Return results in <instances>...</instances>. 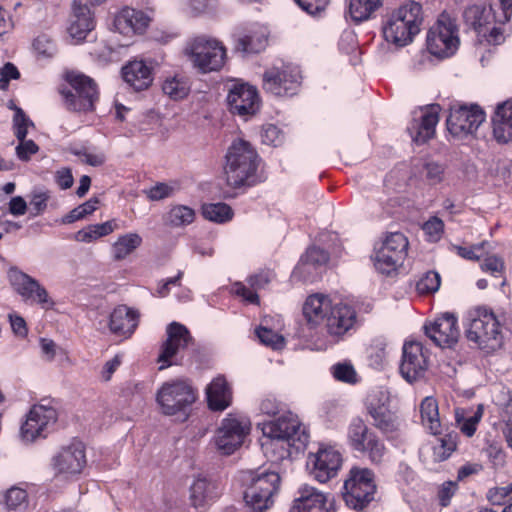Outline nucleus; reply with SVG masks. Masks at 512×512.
I'll return each mask as SVG.
<instances>
[{
	"mask_svg": "<svg viewBox=\"0 0 512 512\" xmlns=\"http://www.w3.org/2000/svg\"><path fill=\"white\" fill-rule=\"evenodd\" d=\"M261 442L265 456L272 462L282 461L304 451L309 433L298 416L290 411L263 422Z\"/></svg>",
	"mask_w": 512,
	"mask_h": 512,
	"instance_id": "f257e3e1",
	"label": "nucleus"
},
{
	"mask_svg": "<svg viewBox=\"0 0 512 512\" xmlns=\"http://www.w3.org/2000/svg\"><path fill=\"white\" fill-rule=\"evenodd\" d=\"M225 159V174L231 187L250 188L263 181L258 173L261 159L248 141L234 140L227 150Z\"/></svg>",
	"mask_w": 512,
	"mask_h": 512,
	"instance_id": "f03ea898",
	"label": "nucleus"
},
{
	"mask_svg": "<svg viewBox=\"0 0 512 512\" xmlns=\"http://www.w3.org/2000/svg\"><path fill=\"white\" fill-rule=\"evenodd\" d=\"M423 23V11L420 3L409 1L394 9L383 20L384 39L396 47H405L419 34Z\"/></svg>",
	"mask_w": 512,
	"mask_h": 512,
	"instance_id": "7ed1b4c3",
	"label": "nucleus"
},
{
	"mask_svg": "<svg viewBox=\"0 0 512 512\" xmlns=\"http://www.w3.org/2000/svg\"><path fill=\"white\" fill-rule=\"evenodd\" d=\"M466 338L481 349L496 350L502 345L500 322L495 313L483 306L469 310L464 319Z\"/></svg>",
	"mask_w": 512,
	"mask_h": 512,
	"instance_id": "20e7f679",
	"label": "nucleus"
},
{
	"mask_svg": "<svg viewBox=\"0 0 512 512\" xmlns=\"http://www.w3.org/2000/svg\"><path fill=\"white\" fill-rule=\"evenodd\" d=\"M197 399L195 388L185 380L164 382L156 393V403L166 416H177L186 420L191 406Z\"/></svg>",
	"mask_w": 512,
	"mask_h": 512,
	"instance_id": "39448f33",
	"label": "nucleus"
},
{
	"mask_svg": "<svg viewBox=\"0 0 512 512\" xmlns=\"http://www.w3.org/2000/svg\"><path fill=\"white\" fill-rule=\"evenodd\" d=\"M185 54L199 72H217L225 64L227 52L224 45L214 38L198 36L187 43Z\"/></svg>",
	"mask_w": 512,
	"mask_h": 512,
	"instance_id": "423d86ee",
	"label": "nucleus"
},
{
	"mask_svg": "<svg viewBox=\"0 0 512 512\" xmlns=\"http://www.w3.org/2000/svg\"><path fill=\"white\" fill-rule=\"evenodd\" d=\"M68 87L60 93L66 108L73 112H91L95 109L99 92L95 81L82 73L70 72L66 76Z\"/></svg>",
	"mask_w": 512,
	"mask_h": 512,
	"instance_id": "0eeeda50",
	"label": "nucleus"
},
{
	"mask_svg": "<svg viewBox=\"0 0 512 512\" xmlns=\"http://www.w3.org/2000/svg\"><path fill=\"white\" fill-rule=\"evenodd\" d=\"M251 430L250 420L236 413L223 418L215 431L212 443L222 455H231L244 443Z\"/></svg>",
	"mask_w": 512,
	"mask_h": 512,
	"instance_id": "6e6552de",
	"label": "nucleus"
},
{
	"mask_svg": "<svg viewBox=\"0 0 512 512\" xmlns=\"http://www.w3.org/2000/svg\"><path fill=\"white\" fill-rule=\"evenodd\" d=\"M458 45L457 25L448 14L442 13L427 32V49L432 55L444 58L453 55L458 49Z\"/></svg>",
	"mask_w": 512,
	"mask_h": 512,
	"instance_id": "1a4fd4ad",
	"label": "nucleus"
},
{
	"mask_svg": "<svg viewBox=\"0 0 512 512\" xmlns=\"http://www.w3.org/2000/svg\"><path fill=\"white\" fill-rule=\"evenodd\" d=\"M408 246L409 242L404 234L394 232L387 235L373 255L375 269L384 275L396 272L406 259Z\"/></svg>",
	"mask_w": 512,
	"mask_h": 512,
	"instance_id": "9d476101",
	"label": "nucleus"
},
{
	"mask_svg": "<svg viewBox=\"0 0 512 512\" xmlns=\"http://www.w3.org/2000/svg\"><path fill=\"white\" fill-rule=\"evenodd\" d=\"M343 488V497L347 506L362 510L374 499L376 492L374 475L368 468L354 467L350 470Z\"/></svg>",
	"mask_w": 512,
	"mask_h": 512,
	"instance_id": "9b49d317",
	"label": "nucleus"
},
{
	"mask_svg": "<svg viewBox=\"0 0 512 512\" xmlns=\"http://www.w3.org/2000/svg\"><path fill=\"white\" fill-rule=\"evenodd\" d=\"M251 483L244 492L246 506L253 512H263L273 505L280 477L276 472L251 473Z\"/></svg>",
	"mask_w": 512,
	"mask_h": 512,
	"instance_id": "f8f14e48",
	"label": "nucleus"
},
{
	"mask_svg": "<svg viewBox=\"0 0 512 512\" xmlns=\"http://www.w3.org/2000/svg\"><path fill=\"white\" fill-rule=\"evenodd\" d=\"M7 279L13 290L25 301L39 305L43 310H51L55 301L47 289L35 278L16 266L7 270Z\"/></svg>",
	"mask_w": 512,
	"mask_h": 512,
	"instance_id": "ddd939ff",
	"label": "nucleus"
},
{
	"mask_svg": "<svg viewBox=\"0 0 512 512\" xmlns=\"http://www.w3.org/2000/svg\"><path fill=\"white\" fill-rule=\"evenodd\" d=\"M349 446L364 455L373 463H380L386 452L383 441L369 429L361 418H354L347 428Z\"/></svg>",
	"mask_w": 512,
	"mask_h": 512,
	"instance_id": "4468645a",
	"label": "nucleus"
},
{
	"mask_svg": "<svg viewBox=\"0 0 512 512\" xmlns=\"http://www.w3.org/2000/svg\"><path fill=\"white\" fill-rule=\"evenodd\" d=\"M485 118L484 110L477 104H455L450 107L446 125L453 137L463 139L475 133Z\"/></svg>",
	"mask_w": 512,
	"mask_h": 512,
	"instance_id": "2eb2a0df",
	"label": "nucleus"
},
{
	"mask_svg": "<svg viewBox=\"0 0 512 512\" xmlns=\"http://www.w3.org/2000/svg\"><path fill=\"white\" fill-rule=\"evenodd\" d=\"M57 418V411L49 402L33 405L20 429L22 440L33 442L39 437H46Z\"/></svg>",
	"mask_w": 512,
	"mask_h": 512,
	"instance_id": "dca6fc26",
	"label": "nucleus"
},
{
	"mask_svg": "<svg viewBox=\"0 0 512 512\" xmlns=\"http://www.w3.org/2000/svg\"><path fill=\"white\" fill-rule=\"evenodd\" d=\"M300 83V70L292 65H285L282 68H271L263 75V88L275 96L295 95Z\"/></svg>",
	"mask_w": 512,
	"mask_h": 512,
	"instance_id": "f3484780",
	"label": "nucleus"
},
{
	"mask_svg": "<svg viewBox=\"0 0 512 512\" xmlns=\"http://www.w3.org/2000/svg\"><path fill=\"white\" fill-rule=\"evenodd\" d=\"M429 366V352L419 341H406L402 348L400 373L409 383L422 379Z\"/></svg>",
	"mask_w": 512,
	"mask_h": 512,
	"instance_id": "a211bd4d",
	"label": "nucleus"
},
{
	"mask_svg": "<svg viewBox=\"0 0 512 512\" xmlns=\"http://www.w3.org/2000/svg\"><path fill=\"white\" fill-rule=\"evenodd\" d=\"M342 456L332 446L320 445L316 453H310L307 467L311 475L319 482L325 483L335 477L341 468Z\"/></svg>",
	"mask_w": 512,
	"mask_h": 512,
	"instance_id": "6ab92c4d",
	"label": "nucleus"
},
{
	"mask_svg": "<svg viewBox=\"0 0 512 512\" xmlns=\"http://www.w3.org/2000/svg\"><path fill=\"white\" fill-rule=\"evenodd\" d=\"M85 465V447L78 441L61 447L51 460V466L55 474L65 478L80 474Z\"/></svg>",
	"mask_w": 512,
	"mask_h": 512,
	"instance_id": "aec40b11",
	"label": "nucleus"
},
{
	"mask_svg": "<svg viewBox=\"0 0 512 512\" xmlns=\"http://www.w3.org/2000/svg\"><path fill=\"white\" fill-rule=\"evenodd\" d=\"M227 103L232 114L246 117L259 110L260 97L254 86L237 81L229 87Z\"/></svg>",
	"mask_w": 512,
	"mask_h": 512,
	"instance_id": "412c9836",
	"label": "nucleus"
},
{
	"mask_svg": "<svg viewBox=\"0 0 512 512\" xmlns=\"http://www.w3.org/2000/svg\"><path fill=\"white\" fill-rule=\"evenodd\" d=\"M389 396L386 391H377L367 397L366 408L373 419V425L385 434L399 429L398 417L388 408Z\"/></svg>",
	"mask_w": 512,
	"mask_h": 512,
	"instance_id": "4be33fe9",
	"label": "nucleus"
},
{
	"mask_svg": "<svg viewBox=\"0 0 512 512\" xmlns=\"http://www.w3.org/2000/svg\"><path fill=\"white\" fill-rule=\"evenodd\" d=\"M425 334L439 347L450 348L458 342V319L452 313H444L424 326Z\"/></svg>",
	"mask_w": 512,
	"mask_h": 512,
	"instance_id": "5701e85b",
	"label": "nucleus"
},
{
	"mask_svg": "<svg viewBox=\"0 0 512 512\" xmlns=\"http://www.w3.org/2000/svg\"><path fill=\"white\" fill-rule=\"evenodd\" d=\"M166 333L167 339L163 343L158 357L161 370L175 364L174 358L188 346L192 339L188 329L178 322L170 323L167 326Z\"/></svg>",
	"mask_w": 512,
	"mask_h": 512,
	"instance_id": "b1692460",
	"label": "nucleus"
},
{
	"mask_svg": "<svg viewBox=\"0 0 512 512\" xmlns=\"http://www.w3.org/2000/svg\"><path fill=\"white\" fill-rule=\"evenodd\" d=\"M290 512H335L334 499L318 489L305 485L299 490Z\"/></svg>",
	"mask_w": 512,
	"mask_h": 512,
	"instance_id": "393cba45",
	"label": "nucleus"
},
{
	"mask_svg": "<svg viewBox=\"0 0 512 512\" xmlns=\"http://www.w3.org/2000/svg\"><path fill=\"white\" fill-rule=\"evenodd\" d=\"M149 23L150 17L142 10L124 7L116 13L113 26L118 33L131 37L136 34H143Z\"/></svg>",
	"mask_w": 512,
	"mask_h": 512,
	"instance_id": "a878e982",
	"label": "nucleus"
},
{
	"mask_svg": "<svg viewBox=\"0 0 512 512\" xmlns=\"http://www.w3.org/2000/svg\"><path fill=\"white\" fill-rule=\"evenodd\" d=\"M440 111L439 104H431L421 110L420 119H414L408 127V132L414 142L424 144L434 137Z\"/></svg>",
	"mask_w": 512,
	"mask_h": 512,
	"instance_id": "bb28decb",
	"label": "nucleus"
},
{
	"mask_svg": "<svg viewBox=\"0 0 512 512\" xmlns=\"http://www.w3.org/2000/svg\"><path fill=\"white\" fill-rule=\"evenodd\" d=\"M329 254L319 247H310L300 258L292 272V277L302 281H313L318 275V269L327 264Z\"/></svg>",
	"mask_w": 512,
	"mask_h": 512,
	"instance_id": "cd10ccee",
	"label": "nucleus"
},
{
	"mask_svg": "<svg viewBox=\"0 0 512 512\" xmlns=\"http://www.w3.org/2000/svg\"><path fill=\"white\" fill-rule=\"evenodd\" d=\"M139 324V313L137 310L126 305L117 306L111 313L109 319L110 331L121 338L127 339L132 336Z\"/></svg>",
	"mask_w": 512,
	"mask_h": 512,
	"instance_id": "c85d7f7f",
	"label": "nucleus"
},
{
	"mask_svg": "<svg viewBox=\"0 0 512 512\" xmlns=\"http://www.w3.org/2000/svg\"><path fill=\"white\" fill-rule=\"evenodd\" d=\"M497 18H499V14L493 11L491 5L473 4L466 7L463 12L465 24L472 28L479 36H486L489 25L500 24Z\"/></svg>",
	"mask_w": 512,
	"mask_h": 512,
	"instance_id": "c756f323",
	"label": "nucleus"
},
{
	"mask_svg": "<svg viewBox=\"0 0 512 512\" xmlns=\"http://www.w3.org/2000/svg\"><path fill=\"white\" fill-rule=\"evenodd\" d=\"M72 9L68 33L73 39L80 42L94 29L95 20L87 3L82 4L80 0H74Z\"/></svg>",
	"mask_w": 512,
	"mask_h": 512,
	"instance_id": "7c9ffc66",
	"label": "nucleus"
},
{
	"mask_svg": "<svg viewBox=\"0 0 512 512\" xmlns=\"http://www.w3.org/2000/svg\"><path fill=\"white\" fill-rule=\"evenodd\" d=\"M356 322L355 310L347 304L332 305L326 319L328 333L334 337H341L352 329Z\"/></svg>",
	"mask_w": 512,
	"mask_h": 512,
	"instance_id": "2f4dec72",
	"label": "nucleus"
},
{
	"mask_svg": "<svg viewBox=\"0 0 512 512\" xmlns=\"http://www.w3.org/2000/svg\"><path fill=\"white\" fill-rule=\"evenodd\" d=\"M221 495L219 485L207 478L199 476L190 486V502L196 508H206Z\"/></svg>",
	"mask_w": 512,
	"mask_h": 512,
	"instance_id": "473e14b6",
	"label": "nucleus"
},
{
	"mask_svg": "<svg viewBox=\"0 0 512 512\" xmlns=\"http://www.w3.org/2000/svg\"><path fill=\"white\" fill-rule=\"evenodd\" d=\"M491 121L493 136L498 143L512 141V99L496 106Z\"/></svg>",
	"mask_w": 512,
	"mask_h": 512,
	"instance_id": "72a5a7b5",
	"label": "nucleus"
},
{
	"mask_svg": "<svg viewBox=\"0 0 512 512\" xmlns=\"http://www.w3.org/2000/svg\"><path fill=\"white\" fill-rule=\"evenodd\" d=\"M122 77L135 91H143L153 82L152 68L142 60H134L126 64L122 68Z\"/></svg>",
	"mask_w": 512,
	"mask_h": 512,
	"instance_id": "f704fd0d",
	"label": "nucleus"
},
{
	"mask_svg": "<svg viewBox=\"0 0 512 512\" xmlns=\"http://www.w3.org/2000/svg\"><path fill=\"white\" fill-rule=\"evenodd\" d=\"M208 406L213 411H223L231 405L232 390L226 378L215 377L206 388Z\"/></svg>",
	"mask_w": 512,
	"mask_h": 512,
	"instance_id": "c9c22d12",
	"label": "nucleus"
},
{
	"mask_svg": "<svg viewBox=\"0 0 512 512\" xmlns=\"http://www.w3.org/2000/svg\"><path fill=\"white\" fill-rule=\"evenodd\" d=\"M331 307L332 302L327 295H310L303 305L304 318L311 327H317L327 319Z\"/></svg>",
	"mask_w": 512,
	"mask_h": 512,
	"instance_id": "e433bc0d",
	"label": "nucleus"
},
{
	"mask_svg": "<svg viewBox=\"0 0 512 512\" xmlns=\"http://www.w3.org/2000/svg\"><path fill=\"white\" fill-rule=\"evenodd\" d=\"M421 420L423 426L433 435L442 433V420L439 415V407L435 398L425 397L420 405Z\"/></svg>",
	"mask_w": 512,
	"mask_h": 512,
	"instance_id": "4c0bfd02",
	"label": "nucleus"
},
{
	"mask_svg": "<svg viewBox=\"0 0 512 512\" xmlns=\"http://www.w3.org/2000/svg\"><path fill=\"white\" fill-rule=\"evenodd\" d=\"M116 228L114 220H109L100 224L88 225L85 228L77 231L74 239L77 242L91 243L101 237L111 234Z\"/></svg>",
	"mask_w": 512,
	"mask_h": 512,
	"instance_id": "58836bf2",
	"label": "nucleus"
},
{
	"mask_svg": "<svg viewBox=\"0 0 512 512\" xmlns=\"http://www.w3.org/2000/svg\"><path fill=\"white\" fill-rule=\"evenodd\" d=\"M383 1L384 0H349V15L356 23L366 21L383 5Z\"/></svg>",
	"mask_w": 512,
	"mask_h": 512,
	"instance_id": "ea45409f",
	"label": "nucleus"
},
{
	"mask_svg": "<svg viewBox=\"0 0 512 512\" xmlns=\"http://www.w3.org/2000/svg\"><path fill=\"white\" fill-rule=\"evenodd\" d=\"M142 244V237L137 233H127L118 237L112 245L115 260H123Z\"/></svg>",
	"mask_w": 512,
	"mask_h": 512,
	"instance_id": "a19ab883",
	"label": "nucleus"
},
{
	"mask_svg": "<svg viewBox=\"0 0 512 512\" xmlns=\"http://www.w3.org/2000/svg\"><path fill=\"white\" fill-rule=\"evenodd\" d=\"M266 45L267 38L263 33L251 31L238 37L235 48L244 54H254L264 50Z\"/></svg>",
	"mask_w": 512,
	"mask_h": 512,
	"instance_id": "79ce46f5",
	"label": "nucleus"
},
{
	"mask_svg": "<svg viewBox=\"0 0 512 512\" xmlns=\"http://www.w3.org/2000/svg\"><path fill=\"white\" fill-rule=\"evenodd\" d=\"M202 215L205 219L215 223H225L232 219L233 211L225 203H208L202 206Z\"/></svg>",
	"mask_w": 512,
	"mask_h": 512,
	"instance_id": "37998d69",
	"label": "nucleus"
},
{
	"mask_svg": "<svg viewBox=\"0 0 512 512\" xmlns=\"http://www.w3.org/2000/svg\"><path fill=\"white\" fill-rule=\"evenodd\" d=\"M162 90L165 95L173 100H180L185 98L189 91L190 86L188 81L182 76H173L167 78L162 84Z\"/></svg>",
	"mask_w": 512,
	"mask_h": 512,
	"instance_id": "c03bdc74",
	"label": "nucleus"
},
{
	"mask_svg": "<svg viewBox=\"0 0 512 512\" xmlns=\"http://www.w3.org/2000/svg\"><path fill=\"white\" fill-rule=\"evenodd\" d=\"M483 415L482 406H478L477 411L469 417L465 416V411L463 409L455 410V421L460 429V431L466 435L467 437H472L477 429V425L480 422Z\"/></svg>",
	"mask_w": 512,
	"mask_h": 512,
	"instance_id": "a18cd8bd",
	"label": "nucleus"
},
{
	"mask_svg": "<svg viewBox=\"0 0 512 512\" xmlns=\"http://www.w3.org/2000/svg\"><path fill=\"white\" fill-rule=\"evenodd\" d=\"M386 348L387 343L385 339L377 338L372 341L367 350L370 366L374 367L375 369H380L384 366L387 359Z\"/></svg>",
	"mask_w": 512,
	"mask_h": 512,
	"instance_id": "49530a36",
	"label": "nucleus"
},
{
	"mask_svg": "<svg viewBox=\"0 0 512 512\" xmlns=\"http://www.w3.org/2000/svg\"><path fill=\"white\" fill-rule=\"evenodd\" d=\"M195 212L185 205H177L171 208L168 213V222L175 227L189 225L194 221Z\"/></svg>",
	"mask_w": 512,
	"mask_h": 512,
	"instance_id": "de8ad7c7",
	"label": "nucleus"
},
{
	"mask_svg": "<svg viewBox=\"0 0 512 512\" xmlns=\"http://www.w3.org/2000/svg\"><path fill=\"white\" fill-rule=\"evenodd\" d=\"M27 492L19 487H11L4 494V503L8 510H21L27 505Z\"/></svg>",
	"mask_w": 512,
	"mask_h": 512,
	"instance_id": "09e8293b",
	"label": "nucleus"
},
{
	"mask_svg": "<svg viewBox=\"0 0 512 512\" xmlns=\"http://www.w3.org/2000/svg\"><path fill=\"white\" fill-rule=\"evenodd\" d=\"M440 284V275L435 271H428L418 280L416 289L420 294L434 293L439 289Z\"/></svg>",
	"mask_w": 512,
	"mask_h": 512,
	"instance_id": "8fccbe9b",
	"label": "nucleus"
},
{
	"mask_svg": "<svg viewBox=\"0 0 512 512\" xmlns=\"http://www.w3.org/2000/svg\"><path fill=\"white\" fill-rule=\"evenodd\" d=\"M256 335L262 344L275 350L282 349L285 345L284 337L271 329L259 327L256 329Z\"/></svg>",
	"mask_w": 512,
	"mask_h": 512,
	"instance_id": "3c124183",
	"label": "nucleus"
},
{
	"mask_svg": "<svg viewBox=\"0 0 512 512\" xmlns=\"http://www.w3.org/2000/svg\"><path fill=\"white\" fill-rule=\"evenodd\" d=\"M15 113L13 117V129L14 134L18 140H23L26 138L28 133V128L30 126H34L33 122L26 116L24 111L19 108H14Z\"/></svg>",
	"mask_w": 512,
	"mask_h": 512,
	"instance_id": "603ef678",
	"label": "nucleus"
},
{
	"mask_svg": "<svg viewBox=\"0 0 512 512\" xmlns=\"http://www.w3.org/2000/svg\"><path fill=\"white\" fill-rule=\"evenodd\" d=\"M422 230L426 240L435 243L441 239L444 233V223L440 218L434 216L423 224Z\"/></svg>",
	"mask_w": 512,
	"mask_h": 512,
	"instance_id": "864d4df0",
	"label": "nucleus"
},
{
	"mask_svg": "<svg viewBox=\"0 0 512 512\" xmlns=\"http://www.w3.org/2000/svg\"><path fill=\"white\" fill-rule=\"evenodd\" d=\"M331 373L337 381L354 384L357 374L352 364L344 362L337 363L331 367Z\"/></svg>",
	"mask_w": 512,
	"mask_h": 512,
	"instance_id": "5fc2aeb1",
	"label": "nucleus"
},
{
	"mask_svg": "<svg viewBox=\"0 0 512 512\" xmlns=\"http://www.w3.org/2000/svg\"><path fill=\"white\" fill-rule=\"evenodd\" d=\"M457 436L453 434H446L444 437L438 439L439 446L434 448V453L439 460L447 459L457 447Z\"/></svg>",
	"mask_w": 512,
	"mask_h": 512,
	"instance_id": "6e6d98bb",
	"label": "nucleus"
},
{
	"mask_svg": "<svg viewBox=\"0 0 512 512\" xmlns=\"http://www.w3.org/2000/svg\"><path fill=\"white\" fill-rule=\"evenodd\" d=\"M275 277L272 270L266 269L251 275L248 278V284L254 290H260L265 288Z\"/></svg>",
	"mask_w": 512,
	"mask_h": 512,
	"instance_id": "4d7b16f0",
	"label": "nucleus"
},
{
	"mask_svg": "<svg viewBox=\"0 0 512 512\" xmlns=\"http://www.w3.org/2000/svg\"><path fill=\"white\" fill-rule=\"evenodd\" d=\"M486 497L492 505H505L512 496L506 486L493 487L487 491Z\"/></svg>",
	"mask_w": 512,
	"mask_h": 512,
	"instance_id": "13d9d810",
	"label": "nucleus"
},
{
	"mask_svg": "<svg viewBox=\"0 0 512 512\" xmlns=\"http://www.w3.org/2000/svg\"><path fill=\"white\" fill-rule=\"evenodd\" d=\"M261 139L264 144L278 146L283 140V135L276 125L268 124L263 127Z\"/></svg>",
	"mask_w": 512,
	"mask_h": 512,
	"instance_id": "bf43d9fd",
	"label": "nucleus"
},
{
	"mask_svg": "<svg viewBox=\"0 0 512 512\" xmlns=\"http://www.w3.org/2000/svg\"><path fill=\"white\" fill-rule=\"evenodd\" d=\"M19 144L16 146L17 157L22 161L30 160L31 156L36 154L39 150L38 145L33 140H18Z\"/></svg>",
	"mask_w": 512,
	"mask_h": 512,
	"instance_id": "052dcab7",
	"label": "nucleus"
},
{
	"mask_svg": "<svg viewBox=\"0 0 512 512\" xmlns=\"http://www.w3.org/2000/svg\"><path fill=\"white\" fill-rule=\"evenodd\" d=\"M33 47L44 57H52L56 51L54 43L45 35L38 36L33 42Z\"/></svg>",
	"mask_w": 512,
	"mask_h": 512,
	"instance_id": "680f3d73",
	"label": "nucleus"
},
{
	"mask_svg": "<svg viewBox=\"0 0 512 512\" xmlns=\"http://www.w3.org/2000/svg\"><path fill=\"white\" fill-rule=\"evenodd\" d=\"M481 269L493 276H498L501 275L504 270V262L501 258L495 255L488 256L482 262Z\"/></svg>",
	"mask_w": 512,
	"mask_h": 512,
	"instance_id": "e2e57ef3",
	"label": "nucleus"
},
{
	"mask_svg": "<svg viewBox=\"0 0 512 512\" xmlns=\"http://www.w3.org/2000/svg\"><path fill=\"white\" fill-rule=\"evenodd\" d=\"M256 291L257 290L247 287L241 282H236L232 286V292L235 295L242 297L245 301L251 304H258L259 302V297Z\"/></svg>",
	"mask_w": 512,
	"mask_h": 512,
	"instance_id": "0e129e2a",
	"label": "nucleus"
},
{
	"mask_svg": "<svg viewBox=\"0 0 512 512\" xmlns=\"http://www.w3.org/2000/svg\"><path fill=\"white\" fill-rule=\"evenodd\" d=\"M424 169L426 171V178L430 183L436 184L442 181L444 174V167L442 164L434 161L427 162Z\"/></svg>",
	"mask_w": 512,
	"mask_h": 512,
	"instance_id": "69168bd1",
	"label": "nucleus"
},
{
	"mask_svg": "<svg viewBox=\"0 0 512 512\" xmlns=\"http://www.w3.org/2000/svg\"><path fill=\"white\" fill-rule=\"evenodd\" d=\"M458 489L456 481H447L442 484L438 491V498L441 506L446 507L450 504V500Z\"/></svg>",
	"mask_w": 512,
	"mask_h": 512,
	"instance_id": "338daca9",
	"label": "nucleus"
},
{
	"mask_svg": "<svg viewBox=\"0 0 512 512\" xmlns=\"http://www.w3.org/2000/svg\"><path fill=\"white\" fill-rule=\"evenodd\" d=\"M484 245L485 243L483 242L470 247L456 246L455 249L457 251V254L464 259L479 260L483 255L482 250L484 248Z\"/></svg>",
	"mask_w": 512,
	"mask_h": 512,
	"instance_id": "774afa93",
	"label": "nucleus"
}]
</instances>
